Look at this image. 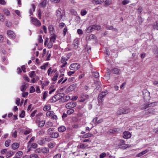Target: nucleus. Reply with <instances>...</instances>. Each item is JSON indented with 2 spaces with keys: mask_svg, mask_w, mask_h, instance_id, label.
Here are the masks:
<instances>
[{
  "mask_svg": "<svg viewBox=\"0 0 158 158\" xmlns=\"http://www.w3.org/2000/svg\"><path fill=\"white\" fill-rule=\"evenodd\" d=\"M130 111V109L128 107L121 108L117 111L116 114L117 115L127 114Z\"/></svg>",
  "mask_w": 158,
  "mask_h": 158,
  "instance_id": "nucleus-1",
  "label": "nucleus"
},
{
  "mask_svg": "<svg viewBox=\"0 0 158 158\" xmlns=\"http://www.w3.org/2000/svg\"><path fill=\"white\" fill-rule=\"evenodd\" d=\"M101 28V27L99 25L95 24L89 27L87 31L88 32H90L94 30H99Z\"/></svg>",
  "mask_w": 158,
  "mask_h": 158,
  "instance_id": "nucleus-2",
  "label": "nucleus"
},
{
  "mask_svg": "<svg viewBox=\"0 0 158 158\" xmlns=\"http://www.w3.org/2000/svg\"><path fill=\"white\" fill-rule=\"evenodd\" d=\"M108 94L107 90L102 91L101 93L99 94L98 97V100L99 102H102L104 100L103 98L106 96V95Z\"/></svg>",
  "mask_w": 158,
  "mask_h": 158,
  "instance_id": "nucleus-3",
  "label": "nucleus"
},
{
  "mask_svg": "<svg viewBox=\"0 0 158 158\" xmlns=\"http://www.w3.org/2000/svg\"><path fill=\"white\" fill-rule=\"evenodd\" d=\"M64 96V94L63 93H60L57 94L54 96L51 100L53 102H55L57 101L60 100L63 98Z\"/></svg>",
  "mask_w": 158,
  "mask_h": 158,
  "instance_id": "nucleus-4",
  "label": "nucleus"
},
{
  "mask_svg": "<svg viewBox=\"0 0 158 158\" xmlns=\"http://www.w3.org/2000/svg\"><path fill=\"white\" fill-rule=\"evenodd\" d=\"M156 102H154L147 104H143L140 106V108L142 110L146 109L148 107H153L156 106Z\"/></svg>",
  "mask_w": 158,
  "mask_h": 158,
  "instance_id": "nucleus-5",
  "label": "nucleus"
},
{
  "mask_svg": "<svg viewBox=\"0 0 158 158\" xmlns=\"http://www.w3.org/2000/svg\"><path fill=\"white\" fill-rule=\"evenodd\" d=\"M80 67V65L79 64L77 63L71 64L70 67V69L72 71H75L77 70Z\"/></svg>",
  "mask_w": 158,
  "mask_h": 158,
  "instance_id": "nucleus-6",
  "label": "nucleus"
},
{
  "mask_svg": "<svg viewBox=\"0 0 158 158\" xmlns=\"http://www.w3.org/2000/svg\"><path fill=\"white\" fill-rule=\"evenodd\" d=\"M31 21L32 23L35 26L39 27L41 25V23L39 20L36 18L33 17H31Z\"/></svg>",
  "mask_w": 158,
  "mask_h": 158,
  "instance_id": "nucleus-7",
  "label": "nucleus"
},
{
  "mask_svg": "<svg viewBox=\"0 0 158 158\" xmlns=\"http://www.w3.org/2000/svg\"><path fill=\"white\" fill-rule=\"evenodd\" d=\"M77 103L76 102L72 101L67 103L66 104L65 107L67 109H71L75 107Z\"/></svg>",
  "mask_w": 158,
  "mask_h": 158,
  "instance_id": "nucleus-8",
  "label": "nucleus"
},
{
  "mask_svg": "<svg viewBox=\"0 0 158 158\" xmlns=\"http://www.w3.org/2000/svg\"><path fill=\"white\" fill-rule=\"evenodd\" d=\"M77 85L76 84H73L70 85L65 90L66 92L69 93L74 90L77 87Z\"/></svg>",
  "mask_w": 158,
  "mask_h": 158,
  "instance_id": "nucleus-9",
  "label": "nucleus"
},
{
  "mask_svg": "<svg viewBox=\"0 0 158 158\" xmlns=\"http://www.w3.org/2000/svg\"><path fill=\"white\" fill-rule=\"evenodd\" d=\"M155 112V109L153 108H149L143 111V113L146 115L150 114H154Z\"/></svg>",
  "mask_w": 158,
  "mask_h": 158,
  "instance_id": "nucleus-10",
  "label": "nucleus"
},
{
  "mask_svg": "<svg viewBox=\"0 0 158 158\" xmlns=\"http://www.w3.org/2000/svg\"><path fill=\"white\" fill-rule=\"evenodd\" d=\"M143 95L144 99L145 100L149 99L150 98V92L147 90H145L143 91Z\"/></svg>",
  "mask_w": 158,
  "mask_h": 158,
  "instance_id": "nucleus-11",
  "label": "nucleus"
},
{
  "mask_svg": "<svg viewBox=\"0 0 158 158\" xmlns=\"http://www.w3.org/2000/svg\"><path fill=\"white\" fill-rule=\"evenodd\" d=\"M80 98H81L80 102H83L89 98V95L85 94H82L80 95Z\"/></svg>",
  "mask_w": 158,
  "mask_h": 158,
  "instance_id": "nucleus-12",
  "label": "nucleus"
},
{
  "mask_svg": "<svg viewBox=\"0 0 158 158\" xmlns=\"http://www.w3.org/2000/svg\"><path fill=\"white\" fill-rule=\"evenodd\" d=\"M28 84L27 83L23 82V85L20 87L21 90L23 92H24L25 90L28 87Z\"/></svg>",
  "mask_w": 158,
  "mask_h": 158,
  "instance_id": "nucleus-13",
  "label": "nucleus"
},
{
  "mask_svg": "<svg viewBox=\"0 0 158 158\" xmlns=\"http://www.w3.org/2000/svg\"><path fill=\"white\" fill-rule=\"evenodd\" d=\"M7 33L8 35L11 39H15L16 37L15 33L12 31H7Z\"/></svg>",
  "mask_w": 158,
  "mask_h": 158,
  "instance_id": "nucleus-14",
  "label": "nucleus"
},
{
  "mask_svg": "<svg viewBox=\"0 0 158 158\" xmlns=\"http://www.w3.org/2000/svg\"><path fill=\"white\" fill-rule=\"evenodd\" d=\"M49 135L50 137L52 138H56L58 137L59 136V134L57 132H53L51 133H49Z\"/></svg>",
  "mask_w": 158,
  "mask_h": 158,
  "instance_id": "nucleus-15",
  "label": "nucleus"
},
{
  "mask_svg": "<svg viewBox=\"0 0 158 158\" xmlns=\"http://www.w3.org/2000/svg\"><path fill=\"white\" fill-rule=\"evenodd\" d=\"M131 137V134L129 131H125L123 133V137L124 139H129Z\"/></svg>",
  "mask_w": 158,
  "mask_h": 158,
  "instance_id": "nucleus-16",
  "label": "nucleus"
},
{
  "mask_svg": "<svg viewBox=\"0 0 158 158\" xmlns=\"http://www.w3.org/2000/svg\"><path fill=\"white\" fill-rule=\"evenodd\" d=\"M56 13L57 17V20L60 21L62 18L63 15H62L60 11L59 10H56Z\"/></svg>",
  "mask_w": 158,
  "mask_h": 158,
  "instance_id": "nucleus-17",
  "label": "nucleus"
},
{
  "mask_svg": "<svg viewBox=\"0 0 158 158\" xmlns=\"http://www.w3.org/2000/svg\"><path fill=\"white\" fill-rule=\"evenodd\" d=\"M73 45L74 46V48L76 49L78 47V41L77 39H75L73 42Z\"/></svg>",
  "mask_w": 158,
  "mask_h": 158,
  "instance_id": "nucleus-18",
  "label": "nucleus"
},
{
  "mask_svg": "<svg viewBox=\"0 0 158 158\" xmlns=\"http://www.w3.org/2000/svg\"><path fill=\"white\" fill-rule=\"evenodd\" d=\"M48 30L51 34H55V30L54 27L52 25H50L48 27Z\"/></svg>",
  "mask_w": 158,
  "mask_h": 158,
  "instance_id": "nucleus-19",
  "label": "nucleus"
},
{
  "mask_svg": "<svg viewBox=\"0 0 158 158\" xmlns=\"http://www.w3.org/2000/svg\"><path fill=\"white\" fill-rule=\"evenodd\" d=\"M66 130V127L63 126H61L58 128V131L60 132H62Z\"/></svg>",
  "mask_w": 158,
  "mask_h": 158,
  "instance_id": "nucleus-20",
  "label": "nucleus"
},
{
  "mask_svg": "<svg viewBox=\"0 0 158 158\" xmlns=\"http://www.w3.org/2000/svg\"><path fill=\"white\" fill-rule=\"evenodd\" d=\"M32 9H31L29 11V12L30 15H33V12L35 10V5L34 4H31Z\"/></svg>",
  "mask_w": 158,
  "mask_h": 158,
  "instance_id": "nucleus-21",
  "label": "nucleus"
},
{
  "mask_svg": "<svg viewBox=\"0 0 158 158\" xmlns=\"http://www.w3.org/2000/svg\"><path fill=\"white\" fill-rule=\"evenodd\" d=\"M19 144L17 143H15L12 144V148L14 150H15L18 148L19 147Z\"/></svg>",
  "mask_w": 158,
  "mask_h": 158,
  "instance_id": "nucleus-22",
  "label": "nucleus"
},
{
  "mask_svg": "<svg viewBox=\"0 0 158 158\" xmlns=\"http://www.w3.org/2000/svg\"><path fill=\"white\" fill-rule=\"evenodd\" d=\"M51 35L52 36L50 38V41L52 42H54L56 40V35L55 34Z\"/></svg>",
  "mask_w": 158,
  "mask_h": 158,
  "instance_id": "nucleus-23",
  "label": "nucleus"
},
{
  "mask_svg": "<svg viewBox=\"0 0 158 158\" xmlns=\"http://www.w3.org/2000/svg\"><path fill=\"white\" fill-rule=\"evenodd\" d=\"M47 1V0H43L40 4L41 7H45L46 6Z\"/></svg>",
  "mask_w": 158,
  "mask_h": 158,
  "instance_id": "nucleus-24",
  "label": "nucleus"
},
{
  "mask_svg": "<svg viewBox=\"0 0 158 158\" xmlns=\"http://www.w3.org/2000/svg\"><path fill=\"white\" fill-rule=\"evenodd\" d=\"M41 151L44 153H47L49 152V150L48 148L44 147L41 149Z\"/></svg>",
  "mask_w": 158,
  "mask_h": 158,
  "instance_id": "nucleus-25",
  "label": "nucleus"
},
{
  "mask_svg": "<svg viewBox=\"0 0 158 158\" xmlns=\"http://www.w3.org/2000/svg\"><path fill=\"white\" fill-rule=\"evenodd\" d=\"M45 121L44 120L41 121L39 122L38 126L39 127H43L44 125Z\"/></svg>",
  "mask_w": 158,
  "mask_h": 158,
  "instance_id": "nucleus-26",
  "label": "nucleus"
},
{
  "mask_svg": "<svg viewBox=\"0 0 158 158\" xmlns=\"http://www.w3.org/2000/svg\"><path fill=\"white\" fill-rule=\"evenodd\" d=\"M120 70L117 68H114L112 70V72L115 74H119Z\"/></svg>",
  "mask_w": 158,
  "mask_h": 158,
  "instance_id": "nucleus-27",
  "label": "nucleus"
},
{
  "mask_svg": "<svg viewBox=\"0 0 158 158\" xmlns=\"http://www.w3.org/2000/svg\"><path fill=\"white\" fill-rule=\"evenodd\" d=\"M58 76V73L57 72L56 73L54 74L53 77L52 78V80L53 81H56L57 80Z\"/></svg>",
  "mask_w": 158,
  "mask_h": 158,
  "instance_id": "nucleus-28",
  "label": "nucleus"
},
{
  "mask_svg": "<svg viewBox=\"0 0 158 158\" xmlns=\"http://www.w3.org/2000/svg\"><path fill=\"white\" fill-rule=\"evenodd\" d=\"M93 135L91 133H86L82 136V138H85L91 137L93 136Z\"/></svg>",
  "mask_w": 158,
  "mask_h": 158,
  "instance_id": "nucleus-29",
  "label": "nucleus"
},
{
  "mask_svg": "<svg viewBox=\"0 0 158 158\" xmlns=\"http://www.w3.org/2000/svg\"><path fill=\"white\" fill-rule=\"evenodd\" d=\"M104 2V0H94L92 1L93 3H95L96 4H101Z\"/></svg>",
  "mask_w": 158,
  "mask_h": 158,
  "instance_id": "nucleus-30",
  "label": "nucleus"
},
{
  "mask_svg": "<svg viewBox=\"0 0 158 158\" xmlns=\"http://www.w3.org/2000/svg\"><path fill=\"white\" fill-rule=\"evenodd\" d=\"M14 153V152L12 151H10L7 152L6 153V157L9 158L12 156Z\"/></svg>",
  "mask_w": 158,
  "mask_h": 158,
  "instance_id": "nucleus-31",
  "label": "nucleus"
},
{
  "mask_svg": "<svg viewBox=\"0 0 158 158\" xmlns=\"http://www.w3.org/2000/svg\"><path fill=\"white\" fill-rule=\"evenodd\" d=\"M117 128H114L109 130L108 131V132L110 133L115 134L117 132Z\"/></svg>",
  "mask_w": 158,
  "mask_h": 158,
  "instance_id": "nucleus-32",
  "label": "nucleus"
},
{
  "mask_svg": "<svg viewBox=\"0 0 158 158\" xmlns=\"http://www.w3.org/2000/svg\"><path fill=\"white\" fill-rule=\"evenodd\" d=\"M23 152L22 151L18 152L15 154V156H16L18 158H20L23 154Z\"/></svg>",
  "mask_w": 158,
  "mask_h": 158,
  "instance_id": "nucleus-33",
  "label": "nucleus"
},
{
  "mask_svg": "<svg viewBox=\"0 0 158 158\" xmlns=\"http://www.w3.org/2000/svg\"><path fill=\"white\" fill-rule=\"evenodd\" d=\"M53 125L52 123L50 121L46 123L45 124V127L47 128H48L49 127L52 126Z\"/></svg>",
  "mask_w": 158,
  "mask_h": 158,
  "instance_id": "nucleus-34",
  "label": "nucleus"
},
{
  "mask_svg": "<svg viewBox=\"0 0 158 158\" xmlns=\"http://www.w3.org/2000/svg\"><path fill=\"white\" fill-rule=\"evenodd\" d=\"M92 73L93 76L95 78H98L99 76V73L98 72H93Z\"/></svg>",
  "mask_w": 158,
  "mask_h": 158,
  "instance_id": "nucleus-35",
  "label": "nucleus"
},
{
  "mask_svg": "<svg viewBox=\"0 0 158 158\" xmlns=\"http://www.w3.org/2000/svg\"><path fill=\"white\" fill-rule=\"evenodd\" d=\"M30 146L31 147L33 148H35L37 147V144L36 143H30Z\"/></svg>",
  "mask_w": 158,
  "mask_h": 158,
  "instance_id": "nucleus-36",
  "label": "nucleus"
},
{
  "mask_svg": "<svg viewBox=\"0 0 158 158\" xmlns=\"http://www.w3.org/2000/svg\"><path fill=\"white\" fill-rule=\"evenodd\" d=\"M112 0H106L105 2V4L106 5L108 6L112 4Z\"/></svg>",
  "mask_w": 158,
  "mask_h": 158,
  "instance_id": "nucleus-37",
  "label": "nucleus"
},
{
  "mask_svg": "<svg viewBox=\"0 0 158 158\" xmlns=\"http://www.w3.org/2000/svg\"><path fill=\"white\" fill-rule=\"evenodd\" d=\"M54 113V112L53 111H48L46 113V115L48 117L50 116L51 117Z\"/></svg>",
  "mask_w": 158,
  "mask_h": 158,
  "instance_id": "nucleus-38",
  "label": "nucleus"
},
{
  "mask_svg": "<svg viewBox=\"0 0 158 158\" xmlns=\"http://www.w3.org/2000/svg\"><path fill=\"white\" fill-rule=\"evenodd\" d=\"M74 110L73 109H70L67 110V114L70 115L74 113Z\"/></svg>",
  "mask_w": 158,
  "mask_h": 158,
  "instance_id": "nucleus-39",
  "label": "nucleus"
},
{
  "mask_svg": "<svg viewBox=\"0 0 158 158\" xmlns=\"http://www.w3.org/2000/svg\"><path fill=\"white\" fill-rule=\"evenodd\" d=\"M29 75L31 77H33L35 76V71H32L29 73Z\"/></svg>",
  "mask_w": 158,
  "mask_h": 158,
  "instance_id": "nucleus-40",
  "label": "nucleus"
},
{
  "mask_svg": "<svg viewBox=\"0 0 158 158\" xmlns=\"http://www.w3.org/2000/svg\"><path fill=\"white\" fill-rule=\"evenodd\" d=\"M3 12L4 14L7 16H9L10 15V12L8 10L6 9L3 10Z\"/></svg>",
  "mask_w": 158,
  "mask_h": 158,
  "instance_id": "nucleus-41",
  "label": "nucleus"
},
{
  "mask_svg": "<svg viewBox=\"0 0 158 158\" xmlns=\"http://www.w3.org/2000/svg\"><path fill=\"white\" fill-rule=\"evenodd\" d=\"M11 141L10 139H8L5 142V145L6 147H8L9 146L10 144L11 143Z\"/></svg>",
  "mask_w": 158,
  "mask_h": 158,
  "instance_id": "nucleus-42",
  "label": "nucleus"
},
{
  "mask_svg": "<svg viewBox=\"0 0 158 158\" xmlns=\"http://www.w3.org/2000/svg\"><path fill=\"white\" fill-rule=\"evenodd\" d=\"M30 158H39L38 155L34 153L30 155Z\"/></svg>",
  "mask_w": 158,
  "mask_h": 158,
  "instance_id": "nucleus-43",
  "label": "nucleus"
},
{
  "mask_svg": "<svg viewBox=\"0 0 158 158\" xmlns=\"http://www.w3.org/2000/svg\"><path fill=\"white\" fill-rule=\"evenodd\" d=\"M46 142L45 141V140H44V139H43L39 141L38 142V143L39 144L42 145L44 144Z\"/></svg>",
  "mask_w": 158,
  "mask_h": 158,
  "instance_id": "nucleus-44",
  "label": "nucleus"
},
{
  "mask_svg": "<svg viewBox=\"0 0 158 158\" xmlns=\"http://www.w3.org/2000/svg\"><path fill=\"white\" fill-rule=\"evenodd\" d=\"M89 39L91 40H96V36L93 34H91L89 36Z\"/></svg>",
  "mask_w": 158,
  "mask_h": 158,
  "instance_id": "nucleus-45",
  "label": "nucleus"
},
{
  "mask_svg": "<svg viewBox=\"0 0 158 158\" xmlns=\"http://www.w3.org/2000/svg\"><path fill=\"white\" fill-rule=\"evenodd\" d=\"M35 139V137L33 136L32 137L29 141L28 143V147H29L30 145V143L33 141Z\"/></svg>",
  "mask_w": 158,
  "mask_h": 158,
  "instance_id": "nucleus-46",
  "label": "nucleus"
},
{
  "mask_svg": "<svg viewBox=\"0 0 158 158\" xmlns=\"http://www.w3.org/2000/svg\"><path fill=\"white\" fill-rule=\"evenodd\" d=\"M54 130V128H49L47 131L48 134L49 135V133H51L53 132V131Z\"/></svg>",
  "mask_w": 158,
  "mask_h": 158,
  "instance_id": "nucleus-47",
  "label": "nucleus"
},
{
  "mask_svg": "<svg viewBox=\"0 0 158 158\" xmlns=\"http://www.w3.org/2000/svg\"><path fill=\"white\" fill-rule=\"evenodd\" d=\"M49 83V82L48 81H44V82L43 83V84H42V88H44V87L47 86L48 85Z\"/></svg>",
  "mask_w": 158,
  "mask_h": 158,
  "instance_id": "nucleus-48",
  "label": "nucleus"
},
{
  "mask_svg": "<svg viewBox=\"0 0 158 158\" xmlns=\"http://www.w3.org/2000/svg\"><path fill=\"white\" fill-rule=\"evenodd\" d=\"M55 145V143H50L48 144V147L49 148H53Z\"/></svg>",
  "mask_w": 158,
  "mask_h": 158,
  "instance_id": "nucleus-49",
  "label": "nucleus"
},
{
  "mask_svg": "<svg viewBox=\"0 0 158 158\" xmlns=\"http://www.w3.org/2000/svg\"><path fill=\"white\" fill-rule=\"evenodd\" d=\"M68 59H67L66 58L62 56L61 59V63H64V62H66V61Z\"/></svg>",
  "mask_w": 158,
  "mask_h": 158,
  "instance_id": "nucleus-50",
  "label": "nucleus"
},
{
  "mask_svg": "<svg viewBox=\"0 0 158 158\" xmlns=\"http://www.w3.org/2000/svg\"><path fill=\"white\" fill-rule=\"evenodd\" d=\"M48 65V63H46L44 65L41 66L40 68L42 69H44L45 70L46 68L47 67Z\"/></svg>",
  "mask_w": 158,
  "mask_h": 158,
  "instance_id": "nucleus-51",
  "label": "nucleus"
},
{
  "mask_svg": "<svg viewBox=\"0 0 158 158\" xmlns=\"http://www.w3.org/2000/svg\"><path fill=\"white\" fill-rule=\"evenodd\" d=\"M50 107L46 105L44 108L43 110L45 111H47L50 110Z\"/></svg>",
  "mask_w": 158,
  "mask_h": 158,
  "instance_id": "nucleus-52",
  "label": "nucleus"
},
{
  "mask_svg": "<svg viewBox=\"0 0 158 158\" xmlns=\"http://www.w3.org/2000/svg\"><path fill=\"white\" fill-rule=\"evenodd\" d=\"M153 27L154 29L158 30V23L156 22V23H154Z\"/></svg>",
  "mask_w": 158,
  "mask_h": 158,
  "instance_id": "nucleus-53",
  "label": "nucleus"
},
{
  "mask_svg": "<svg viewBox=\"0 0 158 158\" xmlns=\"http://www.w3.org/2000/svg\"><path fill=\"white\" fill-rule=\"evenodd\" d=\"M63 98L65 100L64 102H67L69 100L70 97L69 96H64Z\"/></svg>",
  "mask_w": 158,
  "mask_h": 158,
  "instance_id": "nucleus-54",
  "label": "nucleus"
},
{
  "mask_svg": "<svg viewBox=\"0 0 158 158\" xmlns=\"http://www.w3.org/2000/svg\"><path fill=\"white\" fill-rule=\"evenodd\" d=\"M81 13L82 16H84L87 14V11L85 10H81Z\"/></svg>",
  "mask_w": 158,
  "mask_h": 158,
  "instance_id": "nucleus-55",
  "label": "nucleus"
},
{
  "mask_svg": "<svg viewBox=\"0 0 158 158\" xmlns=\"http://www.w3.org/2000/svg\"><path fill=\"white\" fill-rule=\"evenodd\" d=\"M5 20V18H4V15H3L2 14L0 13V21H3Z\"/></svg>",
  "mask_w": 158,
  "mask_h": 158,
  "instance_id": "nucleus-56",
  "label": "nucleus"
},
{
  "mask_svg": "<svg viewBox=\"0 0 158 158\" xmlns=\"http://www.w3.org/2000/svg\"><path fill=\"white\" fill-rule=\"evenodd\" d=\"M35 91V89L34 87L33 86H31L30 89V93H33Z\"/></svg>",
  "mask_w": 158,
  "mask_h": 158,
  "instance_id": "nucleus-57",
  "label": "nucleus"
},
{
  "mask_svg": "<svg viewBox=\"0 0 158 158\" xmlns=\"http://www.w3.org/2000/svg\"><path fill=\"white\" fill-rule=\"evenodd\" d=\"M25 115V111L24 110H23L22 111L21 114H20L19 116L21 118H23L24 117Z\"/></svg>",
  "mask_w": 158,
  "mask_h": 158,
  "instance_id": "nucleus-58",
  "label": "nucleus"
},
{
  "mask_svg": "<svg viewBox=\"0 0 158 158\" xmlns=\"http://www.w3.org/2000/svg\"><path fill=\"white\" fill-rule=\"evenodd\" d=\"M106 154L105 152H103L99 156L100 158H103L106 156Z\"/></svg>",
  "mask_w": 158,
  "mask_h": 158,
  "instance_id": "nucleus-59",
  "label": "nucleus"
},
{
  "mask_svg": "<svg viewBox=\"0 0 158 158\" xmlns=\"http://www.w3.org/2000/svg\"><path fill=\"white\" fill-rule=\"evenodd\" d=\"M52 42L50 41L49 43L48 44L47 46L49 48H51L52 47Z\"/></svg>",
  "mask_w": 158,
  "mask_h": 158,
  "instance_id": "nucleus-60",
  "label": "nucleus"
},
{
  "mask_svg": "<svg viewBox=\"0 0 158 158\" xmlns=\"http://www.w3.org/2000/svg\"><path fill=\"white\" fill-rule=\"evenodd\" d=\"M43 40L42 39V37L41 35H40L39 36V38L38 39V41L39 43H42Z\"/></svg>",
  "mask_w": 158,
  "mask_h": 158,
  "instance_id": "nucleus-61",
  "label": "nucleus"
},
{
  "mask_svg": "<svg viewBox=\"0 0 158 158\" xmlns=\"http://www.w3.org/2000/svg\"><path fill=\"white\" fill-rule=\"evenodd\" d=\"M152 83L154 85L158 87V81H154Z\"/></svg>",
  "mask_w": 158,
  "mask_h": 158,
  "instance_id": "nucleus-62",
  "label": "nucleus"
},
{
  "mask_svg": "<svg viewBox=\"0 0 158 158\" xmlns=\"http://www.w3.org/2000/svg\"><path fill=\"white\" fill-rule=\"evenodd\" d=\"M129 1L128 0H124L122 2L123 5H125L129 3Z\"/></svg>",
  "mask_w": 158,
  "mask_h": 158,
  "instance_id": "nucleus-63",
  "label": "nucleus"
},
{
  "mask_svg": "<svg viewBox=\"0 0 158 158\" xmlns=\"http://www.w3.org/2000/svg\"><path fill=\"white\" fill-rule=\"evenodd\" d=\"M61 155L60 154H57L55 155L53 157V158H60Z\"/></svg>",
  "mask_w": 158,
  "mask_h": 158,
  "instance_id": "nucleus-64",
  "label": "nucleus"
}]
</instances>
